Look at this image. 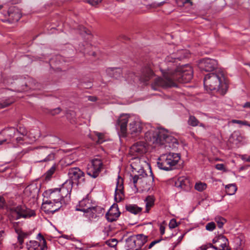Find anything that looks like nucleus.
Instances as JSON below:
<instances>
[{"label": "nucleus", "mask_w": 250, "mask_h": 250, "mask_svg": "<svg viewBox=\"0 0 250 250\" xmlns=\"http://www.w3.org/2000/svg\"><path fill=\"white\" fill-rule=\"evenodd\" d=\"M14 212L17 215L16 219L20 218H28L35 215L34 210L28 208L24 205L17 206L14 210Z\"/></svg>", "instance_id": "obj_13"}, {"label": "nucleus", "mask_w": 250, "mask_h": 250, "mask_svg": "<svg viewBox=\"0 0 250 250\" xmlns=\"http://www.w3.org/2000/svg\"><path fill=\"white\" fill-rule=\"evenodd\" d=\"M146 202L145 212L148 213L150 209L154 206V199L152 196H148L145 200Z\"/></svg>", "instance_id": "obj_31"}, {"label": "nucleus", "mask_w": 250, "mask_h": 250, "mask_svg": "<svg viewBox=\"0 0 250 250\" xmlns=\"http://www.w3.org/2000/svg\"><path fill=\"white\" fill-rule=\"evenodd\" d=\"M193 77V69L191 66L185 65L181 66L172 75V78L165 82L162 78H156L151 84L154 90H157L159 87L167 88L175 86V82L181 83H187L190 81Z\"/></svg>", "instance_id": "obj_2"}, {"label": "nucleus", "mask_w": 250, "mask_h": 250, "mask_svg": "<svg viewBox=\"0 0 250 250\" xmlns=\"http://www.w3.org/2000/svg\"><path fill=\"white\" fill-rule=\"evenodd\" d=\"M97 100V98L94 96H89L88 100L92 102H95Z\"/></svg>", "instance_id": "obj_58"}, {"label": "nucleus", "mask_w": 250, "mask_h": 250, "mask_svg": "<svg viewBox=\"0 0 250 250\" xmlns=\"http://www.w3.org/2000/svg\"><path fill=\"white\" fill-rule=\"evenodd\" d=\"M213 243L216 244V246H213L209 244L210 248L215 250H230L229 247V241L226 237L222 235H219L217 237L213 239Z\"/></svg>", "instance_id": "obj_10"}, {"label": "nucleus", "mask_w": 250, "mask_h": 250, "mask_svg": "<svg viewBox=\"0 0 250 250\" xmlns=\"http://www.w3.org/2000/svg\"><path fill=\"white\" fill-rule=\"evenodd\" d=\"M191 0H185V3H192V2L190 1Z\"/></svg>", "instance_id": "obj_61"}, {"label": "nucleus", "mask_w": 250, "mask_h": 250, "mask_svg": "<svg viewBox=\"0 0 250 250\" xmlns=\"http://www.w3.org/2000/svg\"><path fill=\"white\" fill-rule=\"evenodd\" d=\"M26 236V234L24 233H20L18 235V239L19 243L21 244L23 242L24 238Z\"/></svg>", "instance_id": "obj_51"}, {"label": "nucleus", "mask_w": 250, "mask_h": 250, "mask_svg": "<svg viewBox=\"0 0 250 250\" xmlns=\"http://www.w3.org/2000/svg\"><path fill=\"white\" fill-rule=\"evenodd\" d=\"M56 169V167L54 165L44 174L45 180H50L52 175L54 173Z\"/></svg>", "instance_id": "obj_36"}, {"label": "nucleus", "mask_w": 250, "mask_h": 250, "mask_svg": "<svg viewBox=\"0 0 250 250\" xmlns=\"http://www.w3.org/2000/svg\"><path fill=\"white\" fill-rule=\"evenodd\" d=\"M62 207L61 205H58L57 208H54L53 201L50 200L44 201L42 205V209L46 214H53L55 212L58 210Z\"/></svg>", "instance_id": "obj_18"}, {"label": "nucleus", "mask_w": 250, "mask_h": 250, "mask_svg": "<svg viewBox=\"0 0 250 250\" xmlns=\"http://www.w3.org/2000/svg\"><path fill=\"white\" fill-rule=\"evenodd\" d=\"M67 118L73 123L76 121V113L74 111H70L67 114Z\"/></svg>", "instance_id": "obj_39"}, {"label": "nucleus", "mask_w": 250, "mask_h": 250, "mask_svg": "<svg viewBox=\"0 0 250 250\" xmlns=\"http://www.w3.org/2000/svg\"><path fill=\"white\" fill-rule=\"evenodd\" d=\"M93 206L92 201L88 198H83L79 202V205L76 207V210L86 212Z\"/></svg>", "instance_id": "obj_22"}, {"label": "nucleus", "mask_w": 250, "mask_h": 250, "mask_svg": "<svg viewBox=\"0 0 250 250\" xmlns=\"http://www.w3.org/2000/svg\"><path fill=\"white\" fill-rule=\"evenodd\" d=\"M224 78V74L222 72L218 74L214 73L206 75L204 80V84L206 90L208 91H216L223 95L226 93L221 88L222 79Z\"/></svg>", "instance_id": "obj_5"}, {"label": "nucleus", "mask_w": 250, "mask_h": 250, "mask_svg": "<svg viewBox=\"0 0 250 250\" xmlns=\"http://www.w3.org/2000/svg\"><path fill=\"white\" fill-rule=\"evenodd\" d=\"M178 226V224L175 219H172L170 221L169 227L170 229H174Z\"/></svg>", "instance_id": "obj_47"}, {"label": "nucleus", "mask_w": 250, "mask_h": 250, "mask_svg": "<svg viewBox=\"0 0 250 250\" xmlns=\"http://www.w3.org/2000/svg\"><path fill=\"white\" fill-rule=\"evenodd\" d=\"M53 205H54V208H57L59 204H58L57 203H54V202H53Z\"/></svg>", "instance_id": "obj_60"}, {"label": "nucleus", "mask_w": 250, "mask_h": 250, "mask_svg": "<svg viewBox=\"0 0 250 250\" xmlns=\"http://www.w3.org/2000/svg\"><path fill=\"white\" fill-rule=\"evenodd\" d=\"M188 124L192 127H195L199 125L201 127H205V125L201 123L193 115H190L188 120Z\"/></svg>", "instance_id": "obj_26"}, {"label": "nucleus", "mask_w": 250, "mask_h": 250, "mask_svg": "<svg viewBox=\"0 0 250 250\" xmlns=\"http://www.w3.org/2000/svg\"><path fill=\"white\" fill-rule=\"evenodd\" d=\"M181 60L180 57L176 56L175 54L167 56L165 61L160 64V70L162 72L164 78L163 80L166 82L168 79L172 78L173 74L179 68L178 62Z\"/></svg>", "instance_id": "obj_4"}, {"label": "nucleus", "mask_w": 250, "mask_h": 250, "mask_svg": "<svg viewBox=\"0 0 250 250\" xmlns=\"http://www.w3.org/2000/svg\"><path fill=\"white\" fill-rule=\"evenodd\" d=\"M226 192L229 195H232L237 191V188L235 184H229L226 186Z\"/></svg>", "instance_id": "obj_33"}, {"label": "nucleus", "mask_w": 250, "mask_h": 250, "mask_svg": "<svg viewBox=\"0 0 250 250\" xmlns=\"http://www.w3.org/2000/svg\"><path fill=\"white\" fill-rule=\"evenodd\" d=\"M125 247L128 250H137L134 236H130L126 239Z\"/></svg>", "instance_id": "obj_28"}, {"label": "nucleus", "mask_w": 250, "mask_h": 250, "mask_svg": "<svg viewBox=\"0 0 250 250\" xmlns=\"http://www.w3.org/2000/svg\"><path fill=\"white\" fill-rule=\"evenodd\" d=\"M183 236H184V235H182L180 237H179V241L182 240V238H183Z\"/></svg>", "instance_id": "obj_62"}, {"label": "nucleus", "mask_w": 250, "mask_h": 250, "mask_svg": "<svg viewBox=\"0 0 250 250\" xmlns=\"http://www.w3.org/2000/svg\"><path fill=\"white\" fill-rule=\"evenodd\" d=\"M145 139L147 143L144 141H139L130 147L129 154L134 158H139L146 153L148 149V144L154 145V147L164 145L166 149L173 150L179 146L177 139L164 129L152 128L145 133Z\"/></svg>", "instance_id": "obj_1"}, {"label": "nucleus", "mask_w": 250, "mask_h": 250, "mask_svg": "<svg viewBox=\"0 0 250 250\" xmlns=\"http://www.w3.org/2000/svg\"><path fill=\"white\" fill-rule=\"evenodd\" d=\"M78 29L80 31L81 34H83V33H84L85 34H89V31L87 30L86 28L83 27L82 25H79L78 26Z\"/></svg>", "instance_id": "obj_48"}, {"label": "nucleus", "mask_w": 250, "mask_h": 250, "mask_svg": "<svg viewBox=\"0 0 250 250\" xmlns=\"http://www.w3.org/2000/svg\"><path fill=\"white\" fill-rule=\"evenodd\" d=\"M104 209L102 207L93 205L84 213V215L91 221H96L104 214Z\"/></svg>", "instance_id": "obj_11"}, {"label": "nucleus", "mask_w": 250, "mask_h": 250, "mask_svg": "<svg viewBox=\"0 0 250 250\" xmlns=\"http://www.w3.org/2000/svg\"><path fill=\"white\" fill-rule=\"evenodd\" d=\"M17 133L23 136H25L27 135V130L23 126H20L18 129H16Z\"/></svg>", "instance_id": "obj_43"}, {"label": "nucleus", "mask_w": 250, "mask_h": 250, "mask_svg": "<svg viewBox=\"0 0 250 250\" xmlns=\"http://www.w3.org/2000/svg\"><path fill=\"white\" fill-rule=\"evenodd\" d=\"M4 204V200L3 197L0 196V208H1Z\"/></svg>", "instance_id": "obj_55"}, {"label": "nucleus", "mask_w": 250, "mask_h": 250, "mask_svg": "<svg viewBox=\"0 0 250 250\" xmlns=\"http://www.w3.org/2000/svg\"><path fill=\"white\" fill-rule=\"evenodd\" d=\"M143 126L138 121H132L129 124L128 131L132 137L139 136L142 132Z\"/></svg>", "instance_id": "obj_17"}, {"label": "nucleus", "mask_w": 250, "mask_h": 250, "mask_svg": "<svg viewBox=\"0 0 250 250\" xmlns=\"http://www.w3.org/2000/svg\"><path fill=\"white\" fill-rule=\"evenodd\" d=\"M120 212L119 211L117 205H112L106 214L107 220L109 222L116 220L119 217Z\"/></svg>", "instance_id": "obj_20"}, {"label": "nucleus", "mask_w": 250, "mask_h": 250, "mask_svg": "<svg viewBox=\"0 0 250 250\" xmlns=\"http://www.w3.org/2000/svg\"><path fill=\"white\" fill-rule=\"evenodd\" d=\"M102 0H86V2L92 6H96L100 3Z\"/></svg>", "instance_id": "obj_49"}, {"label": "nucleus", "mask_w": 250, "mask_h": 250, "mask_svg": "<svg viewBox=\"0 0 250 250\" xmlns=\"http://www.w3.org/2000/svg\"><path fill=\"white\" fill-rule=\"evenodd\" d=\"M68 175L69 180L66 181H71L72 187L74 183L78 184L80 181H84V173L79 167H72L68 169Z\"/></svg>", "instance_id": "obj_9"}, {"label": "nucleus", "mask_w": 250, "mask_h": 250, "mask_svg": "<svg viewBox=\"0 0 250 250\" xmlns=\"http://www.w3.org/2000/svg\"><path fill=\"white\" fill-rule=\"evenodd\" d=\"M175 186L177 188L184 190H188L190 188L191 184L189 180L186 177H180L175 182Z\"/></svg>", "instance_id": "obj_21"}, {"label": "nucleus", "mask_w": 250, "mask_h": 250, "mask_svg": "<svg viewBox=\"0 0 250 250\" xmlns=\"http://www.w3.org/2000/svg\"><path fill=\"white\" fill-rule=\"evenodd\" d=\"M128 119L129 116L127 114H123L119 117L117 121L116 127H119L120 133L123 136H125L126 134Z\"/></svg>", "instance_id": "obj_14"}, {"label": "nucleus", "mask_w": 250, "mask_h": 250, "mask_svg": "<svg viewBox=\"0 0 250 250\" xmlns=\"http://www.w3.org/2000/svg\"><path fill=\"white\" fill-rule=\"evenodd\" d=\"M124 197L123 180L119 176L116 183L114 199L116 202H120L124 199Z\"/></svg>", "instance_id": "obj_15"}, {"label": "nucleus", "mask_w": 250, "mask_h": 250, "mask_svg": "<svg viewBox=\"0 0 250 250\" xmlns=\"http://www.w3.org/2000/svg\"><path fill=\"white\" fill-rule=\"evenodd\" d=\"M13 103V101L10 100V99H6L5 101H2L0 102V107L4 108L10 105Z\"/></svg>", "instance_id": "obj_41"}, {"label": "nucleus", "mask_w": 250, "mask_h": 250, "mask_svg": "<svg viewBox=\"0 0 250 250\" xmlns=\"http://www.w3.org/2000/svg\"><path fill=\"white\" fill-rule=\"evenodd\" d=\"M102 159L99 156L90 160L87 166V174L92 178L97 177L104 169Z\"/></svg>", "instance_id": "obj_7"}, {"label": "nucleus", "mask_w": 250, "mask_h": 250, "mask_svg": "<svg viewBox=\"0 0 250 250\" xmlns=\"http://www.w3.org/2000/svg\"><path fill=\"white\" fill-rule=\"evenodd\" d=\"M91 84L90 83H88V84H87L86 85V87H91Z\"/></svg>", "instance_id": "obj_63"}, {"label": "nucleus", "mask_w": 250, "mask_h": 250, "mask_svg": "<svg viewBox=\"0 0 250 250\" xmlns=\"http://www.w3.org/2000/svg\"><path fill=\"white\" fill-rule=\"evenodd\" d=\"M180 159V153L169 152L163 154L158 159L157 165L161 169L171 170L176 168Z\"/></svg>", "instance_id": "obj_6"}, {"label": "nucleus", "mask_w": 250, "mask_h": 250, "mask_svg": "<svg viewBox=\"0 0 250 250\" xmlns=\"http://www.w3.org/2000/svg\"><path fill=\"white\" fill-rule=\"evenodd\" d=\"M95 135L98 137V139L97 141L98 144H102L104 141V135L103 133H100L98 132H95Z\"/></svg>", "instance_id": "obj_40"}, {"label": "nucleus", "mask_w": 250, "mask_h": 250, "mask_svg": "<svg viewBox=\"0 0 250 250\" xmlns=\"http://www.w3.org/2000/svg\"><path fill=\"white\" fill-rule=\"evenodd\" d=\"M106 243L110 247L114 248L117 245L118 241L116 239H112L107 241Z\"/></svg>", "instance_id": "obj_45"}, {"label": "nucleus", "mask_w": 250, "mask_h": 250, "mask_svg": "<svg viewBox=\"0 0 250 250\" xmlns=\"http://www.w3.org/2000/svg\"><path fill=\"white\" fill-rule=\"evenodd\" d=\"M26 236V234L24 233H20L18 235V239L19 243L21 244L23 242L24 238Z\"/></svg>", "instance_id": "obj_50"}, {"label": "nucleus", "mask_w": 250, "mask_h": 250, "mask_svg": "<svg viewBox=\"0 0 250 250\" xmlns=\"http://www.w3.org/2000/svg\"><path fill=\"white\" fill-rule=\"evenodd\" d=\"M215 168L219 170H223L224 171H226V168L225 166L223 164H218L215 165Z\"/></svg>", "instance_id": "obj_52"}, {"label": "nucleus", "mask_w": 250, "mask_h": 250, "mask_svg": "<svg viewBox=\"0 0 250 250\" xmlns=\"http://www.w3.org/2000/svg\"><path fill=\"white\" fill-rule=\"evenodd\" d=\"M126 209L131 213L138 214L142 211V208L136 205H128L126 206Z\"/></svg>", "instance_id": "obj_30"}, {"label": "nucleus", "mask_w": 250, "mask_h": 250, "mask_svg": "<svg viewBox=\"0 0 250 250\" xmlns=\"http://www.w3.org/2000/svg\"><path fill=\"white\" fill-rule=\"evenodd\" d=\"M245 139L246 137L238 131H234L230 137V140L236 144L244 142Z\"/></svg>", "instance_id": "obj_24"}, {"label": "nucleus", "mask_w": 250, "mask_h": 250, "mask_svg": "<svg viewBox=\"0 0 250 250\" xmlns=\"http://www.w3.org/2000/svg\"><path fill=\"white\" fill-rule=\"evenodd\" d=\"M153 68L150 63L147 64L142 70L141 79L144 82L148 81L153 76Z\"/></svg>", "instance_id": "obj_19"}, {"label": "nucleus", "mask_w": 250, "mask_h": 250, "mask_svg": "<svg viewBox=\"0 0 250 250\" xmlns=\"http://www.w3.org/2000/svg\"><path fill=\"white\" fill-rule=\"evenodd\" d=\"M17 131L14 127H9L4 129L2 134L9 143H13V138L17 135Z\"/></svg>", "instance_id": "obj_23"}, {"label": "nucleus", "mask_w": 250, "mask_h": 250, "mask_svg": "<svg viewBox=\"0 0 250 250\" xmlns=\"http://www.w3.org/2000/svg\"><path fill=\"white\" fill-rule=\"evenodd\" d=\"M231 122L233 124H238L241 125H247L250 127V124L246 121H241L238 120H232Z\"/></svg>", "instance_id": "obj_44"}, {"label": "nucleus", "mask_w": 250, "mask_h": 250, "mask_svg": "<svg viewBox=\"0 0 250 250\" xmlns=\"http://www.w3.org/2000/svg\"><path fill=\"white\" fill-rule=\"evenodd\" d=\"M160 233L161 235H163L165 233V227L161 226L160 228Z\"/></svg>", "instance_id": "obj_59"}, {"label": "nucleus", "mask_w": 250, "mask_h": 250, "mask_svg": "<svg viewBox=\"0 0 250 250\" xmlns=\"http://www.w3.org/2000/svg\"><path fill=\"white\" fill-rule=\"evenodd\" d=\"M75 250H83V249H82V248H77Z\"/></svg>", "instance_id": "obj_64"}, {"label": "nucleus", "mask_w": 250, "mask_h": 250, "mask_svg": "<svg viewBox=\"0 0 250 250\" xmlns=\"http://www.w3.org/2000/svg\"><path fill=\"white\" fill-rule=\"evenodd\" d=\"M71 190V181H66L60 188L49 189L46 194L49 193V200L62 207L70 201Z\"/></svg>", "instance_id": "obj_3"}, {"label": "nucleus", "mask_w": 250, "mask_h": 250, "mask_svg": "<svg viewBox=\"0 0 250 250\" xmlns=\"http://www.w3.org/2000/svg\"><path fill=\"white\" fill-rule=\"evenodd\" d=\"M61 109L59 107L53 109H47L46 112V113L50 114L52 116H55L57 114H59L61 111Z\"/></svg>", "instance_id": "obj_42"}, {"label": "nucleus", "mask_w": 250, "mask_h": 250, "mask_svg": "<svg viewBox=\"0 0 250 250\" xmlns=\"http://www.w3.org/2000/svg\"><path fill=\"white\" fill-rule=\"evenodd\" d=\"M106 71L109 76L115 79L120 78L122 73V70L120 68H109Z\"/></svg>", "instance_id": "obj_27"}, {"label": "nucleus", "mask_w": 250, "mask_h": 250, "mask_svg": "<svg viewBox=\"0 0 250 250\" xmlns=\"http://www.w3.org/2000/svg\"><path fill=\"white\" fill-rule=\"evenodd\" d=\"M23 141H24V138H23V137H17L16 138V141L18 144H22V142H23Z\"/></svg>", "instance_id": "obj_54"}, {"label": "nucleus", "mask_w": 250, "mask_h": 250, "mask_svg": "<svg viewBox=\"0 0 250 250\" xmlns=\"http://www.w3.org/2000/svg\"><path fill=\"white\" fill-rule=\"evenodd\" d=\"M40 246V243L36 241L31 240L26 243L27 250H37Z\"/></svg>", "instance_id": "obj_32"}, {"label": "nucleus", "mask_w": 250, "mask_h": 250, "mask_svg": "<svg viewBox=\"0 0 250 250\" xmlns=\"http://www.w3.org/2000/svg\"><path fill=\"white\" fill-rule=\"evenodd\" d=\"M137 250L140 249L146 242L147 237L143 234L134 236Z\"/></svg>", "instance_id": "obj_25"}, {"label": "nucleus", "mask_w": 250, "mask_h": 250, "mask_svg": "<svg viewBox=\"0 0 250 250\" xmlns=\"http://www.w3.org/2000/svg\"><path fill=\"white\" fill-rule=\"evenodd\" d=\"M39 162H48L55 159V154L52 149L47 146H40L36 148Z\"/></svg>", "instance_id": "obj_8"}, {"label": "nucleus", "mask_w": 250, "mask_h": 250, "mask_svg": "<svg viewBox=\"0 0 250 250\" xmlns=\"http://www.w3.org/2000/svg\"><path fill=\"white\" fill-rule=\"evenodd\" d=\"M39 192L37 184L32 183L27 186L24 190V195L30 199L36 198Z\"/></svg>", "instance_id": "obj_16"}, {"label": "nucleus", "mask_w": 250, "mask_h": 250, "mask_svg": "<svg viewBox=\"0 0 250 250\" xmlns=\"http://www.w3.org/2000/svg\"><path fill=\"white\" fill-rule=\"evenodd\" d=\"M243 107L244 108H249L250 109V102H246L243 105Z\"/></svg>", "instance_id": "obj_57"}, {"label": "nucleus", "mask_w": 250, "mask_h": 250, "mask_svg": "<svg viewBox=\"0 0 250 250\" xmlns=\"http://www.w3.org/2000/svg\"><path fill=\"white\" fill-rule=\"evenodd\" d=\"M198 65L201 70L210 72L213 71L217 67V62L214 59L206 58L201 60Z\"/></svg>", "instance_id": "obj_12"}, {"label": "nucleus", "mask_w": 250, "mask_h": 250, "mask_svg": "<svg viewBox=\"0 0 250 250\" xmlns=\"http://www.w3.org/2000/svg\"><path fill=\"white\" fill-rule=\"evenodd\" d=\"M4 143L9 144L8 142L5 138L4 139L0 140V145H2Z\"/></svg>", "instance_id": "obj_56"}, {"label": "nucleus", "mask_w": 250, "mask_h": 250, "mask_svg": "<svg viewBox=\"0 0 250 250\" xmlns=\"http://www.w3.org/2000/svg\"><path fill=\"white\" fill-rule=\"evenodd\" d=\"M138 172L140 173L139 174L135 175L132 177L133 182L135 187H136V184L138 181H142V178L146 177V174L145 172L143 169H140Z\"/></svg>", "instance_id": "obj_29"}, {"label": "nucleus", "mask_w": 250, "mask_h": 250, "mask_svg": "<svg viewBox=\"0 0 250 250\" xmlns=\"http://www.w3.org/2000/svg\"><path fill=\"white\" fill-rule=\"evenodd\" d=\"M161 240H162V239H158V240H156L152 241L149 244V245L148 246V249H150L152 248L155 244L159 243Z\"/></svg>", "instance_id": "obj_53"}, {"label": "nucleus", "mask_w": 250, "mask_h": 250, "mask_svg": "<svg viewBox=\"0 0 250 250\" xmlns=\"http://www.w3.org/2000/svg\"><path fill=\"white\" fill-rule=\"evenodd\" d=\"M38 239L41 241L42 244H40L41 247V250H47V246L46 245V242L44 238L42 236V235L41 233H39L38 235Z\"/></svg>", "instance_id": "obj_34"}, {"label": "nucleus", "mask_w": 250, "mask_h": 250, "mask_svg": "<svg viewBox=\"0 0 250 250\" xmlns=\"http://www.w3.org/2000/svg\"><path fill=\"white\" fill-rule=\"evenodd\" d=\"M215 220L217 223L218 227L220 229L222 228L224 224L226 222V220L221 217H216Z\"/></svg>", "instance_id": "obj_38"}, {"label": "nucleus", "mask_w": 250, "mask_h": 250, "mask_svg": "<svg viewBox=\"0 0 250 250\" xmlns=\"http://www.w3.org/2000/svg\"><path fill=\"white\" fill-rule=\"evenodd\" d=\"M8 14L10 17L13 19L15 21H18L21 18V15L20 13L12 12V9L10 8L8 11Z\"/></svg>", "instance_id": "obj_35"}, {"label": "nucleus", "mask_w": 250, "mask_h": 250, "mask_svg": "<svg viewBox=\"0 0 250 250\" xmlns=\"http://www.w3.org/2000/svg\"><path fill=\"white\" fill-rule=\"evenodd\" d=\"M207 187V184L205 183L198 182L195 185V189L199 191H202L206 189Z\"/></svg>", "instance_id": "obj_37"}, {"label": "nucleus", "mask_w": 250, "mask_h": 250, "mask_svg": "<svg viewBox=\"0 0 250 250\" xmlns=\"http://www.w3.org/2000/svg\"><path fill=\"white\" fill-rule=\"evenodd\" d=\"M215 228V223L211 222L208 223L206 226V229L209 231H212Z\"/></svg>", "instance_id": "obj_46"}]
</instances>
